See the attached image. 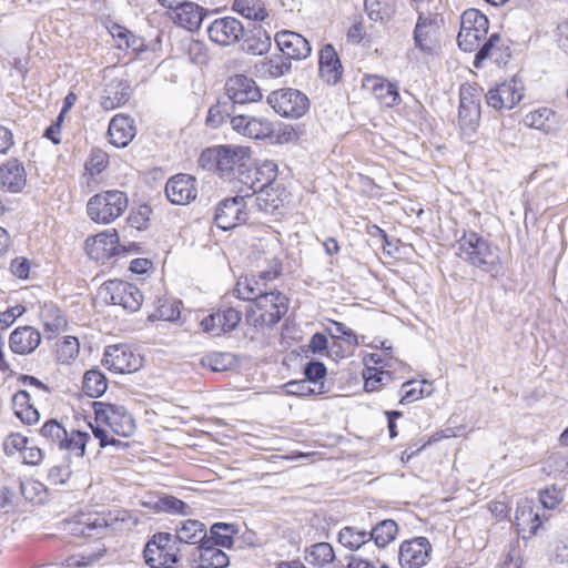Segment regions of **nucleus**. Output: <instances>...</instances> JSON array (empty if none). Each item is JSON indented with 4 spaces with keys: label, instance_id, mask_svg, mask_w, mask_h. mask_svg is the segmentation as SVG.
<instances>
[{
    "label": "nucleus",
    "instance_id": "21",
    "mask_svg": "<svg viewBox=\"0 0 568 568\" xmlns=\"http://www.w3.org/2000/svg\"><path fill=\"white\" fill-rule=\"evenodd\" d=\"M275 43L284 55L292 60H303L312 52L311 44L302 34L282 30L275 34Z\"/></svg>",
    "mask_w": 568,
    "mask_h": 568
},
{
    "label": "nucleus",
    "instance_id": "44",
    "mask_svg": "<svg viewBox=\"0 0 568 568\" xmlns=\"http://www.w3.org/2000/svg\"><path fill=\"white\" fill-rule=\"evenodd\" d=\"M83 392L92 398L102 396L106 388L108 382L105 375L99 369H90L83 376Z\"/></svg>",
    "mask_w": 568,
    "mask_h": 568
},
{
    "label": "nucleus",
    "instance_id": "41",
    "mask_svg": "<svg viewBox=\"0 0 568 568\" xmlns=\"http://www.w3.org/2000/svg\"><path fill=\"white\" fill-rule=\"evenodd\" d=\"M277 165L273 161H263L254 166L253 178L255 179V189H271L274 191V183L277 178Z\"/></svg>",
    "mask_w": 568,
    "mask_h": 568
},
{
    "label": "nucleus",
    "instance_id": "26",
    "mask_svg": "<svg viewBox=\"0 0 568 568\" xmlns=\"http://www.w3.org/2000/svg\"><path fill=\"white\" fill-rule=\"evenodd\" d=\"M26 182L24 166L18 160H9L0 166V189L19 193L26 186Z\"/></svg>",
    "mask_w": 568,
    "mask_h": 568
},
{
    "label": "nucleus",
    "instance_id": "32",
    "mask_svg": "<svg viewBox=\"0 0 568 568\" xmlns=\"http://www.w3.org/2000/svg\"><path fill=\"white\" fill-rule=\"evenodd\" d=\"M515 525L521 538L527 539L537 532L541 525V520L539 514L535 513L534 507L526 501L517 506Z\"/></svg>",
    "mask_w": 568,
    "mask_h": 568
},
{
    "label": "nucleus",
    "instance_id": "14",
    "mask_svg": "<svg viewBox=\"0 0 568 568\" xmlns=\"http://www.w3.org/2000/svg\"><path fill=\"white\" fill-rule=\"evenodd\" d=\"M523 91V82L513 78L490 88L486 93V102L495 110H510L521 101Z\"/></svg>",
    "mask_w": 568,
    "mask_h": 568
},
{
    "label": "nucleus",
    "instance_id": "29",
    "mask_svg": "<svg viewBox=\"0 0 568 568\" xmlns=\"http://www.w3.org/2000/svg\"><path fill=\"white\" fill-rule=\"evenodd\" d=\"M106 527L108 524L103 517L95 516L92 518V516L83 514L65 523V529L71 535L83 538L98 536Z\"/></svg>",
    "mask_w": 568,
    "mask_h": 568
},
{
    "label": "nucleus",
    "instance_id": "55",
    "mask_svg": "<svg viewBox=\"0 0 568 568\" xmlns=\"http://www.w3.org/2000/svg\"><path fill=\"white\" fill-rule=\"evenodd\" d=\"M109 164V155L101 149H92L85 170L93 176L100 174Z\"/></svg>",
    "mask_w": 568,
    "mask_h": 568
},
{
    "label": "nucleus",
    "instance_id": "54",
    "mask_svg": "<svg viewBox=\"0 0 568 568\" xmlns=\"http://www.w3.org/2000/svg\"><path fill=\"white\" fill-rule=\"evenodd\" d=\"M327 373L326 366L323 362L312 359L307 362L304 366V375L310 383H318L321 382L320 388L323 389V379L325 378ZM318 393H323L320 390Z\"/></svg>",
    "mask_w": 568,
    "mask_h": 568
},
{
    "label": "nucleus",
    "instance_id": "56",
    "mask_svg": "<svg viewBox=\"0 0 568 568\" xmlns=\"http://www.w3.org/2000/svg\"><path fill=\"white\" fill-rule=\"evenodd\" d=\"M327 332L332 338H342L349 345H358L357 335L342 322L332 321Z\"/></svg>",
    "mask_w": 568,
    "mask_h": 568
},
{
    "label": "nucleus",
    "instance_id": "52",
    "mask_svg": "<svg viewBox=\"0 0 568 568\" xmlns=\"http://www.w3.org/2000/svg\"><path fill=\"white\" fill-rule=\"evenodd\" d=\"M383 376H387L388 381L393 379V374L389 369L378 371L377 367L367 366V368L363 371L365 390L375 392L383 386Z\"/></svg>",
    "mask_w": 568,
    "mask_h": 568
},
{
    "label": "nucleus",
    "instance_id": "57",
    "mask_svg": "<svg viewBox=\"0 0 568 568\" xmlns=\"http://www.w3.org/2000/svg\"><path fill=\"white\" fill-rule=\"evenodd\" d=\"M550 115H552V112L549 109H540L527 114L525 122L535 129L546 131L549 129L547 121L549 120Z\"/></svg>",
    "mask_w": 568,
    "mask_h": 568
},
{
    "label": "nucleus",
    "instance_id": "48",
    "mask_svg": "<svg viewBox=\"0 0 568 568\" xmlns=\"http://www.w3.org/2000/svg\"><path fill=\"white\" fill-rule=\"evenodd\" d=\"M292 68V61L283 53L273 55L262 62L261 70L271 78H280L286 74Z\"/></svg>",
    "mask_w": 568,
    "mask_h": 568
},
{
    "label": "nucleus",
    "instance_id": "12",
    "mask_svg": "<svg viewBox=\"0 0 568 568\" xmlns=\"http://www.w3.org/2000/svg\"><path fill=\"white\" fill-rule=\"evenodd\" d=\"M242 313L232 306H221L205 316L200 325L204 333L220 337L235 331L241 323Z\"/></svg>",
    "mask_w": 568,
    "mask_h": 568
},
{
    "label": "nucleus",
    "instance_id": "24",
    "mask_svg": "<svg viewBox=\"0 0 568 568\" xmlns=\"http://www.w3.org/2000/svg\"><path fill=\"white\" fill-rule=\"evenodd\" d=\"M41 333L32 326H19L9 336V347L18 355L33 353L41 343Z\"/></svg>",
    "mask_w": 568,
    "mask_h": 568
},
{
    "label": "nucleus",
    "instance_id": "30",
    "mask_svg": "<svg viewBox=\"0 0 568 568\" xmlns=\"http://www.w3.org/2000/svg\"><path fill=\"white\" fill-rule=\"evenodd\" d=\"M175 534L173 538L176 540L178 546L181 545H197L200 546L206 537L205 525L196 519H184L176 524Z\"/></svg>",
    "mask_w": 568,
    "mask_h": 568
},
{
    "label": "nucleus",
    "instance_id": "37",
    "mask_svg": "<svg viewBox=\"0 0 568 568\" xmlns=\"http://www.w3.org/2000/svg\"><path fill=\"white\" fill-rule=\"evenodd\" d=\"M504 48L506 47L499 33H491L488 39H485L484 42L479 44L475 54L474 67L480 68L483 62L488 58H495V61L499 62V58L501 57L500 52Z\"/></svg>",
    "mask_w": 568,
    "mask_h": 568
},
{
    "label": "nucleus",
    "instance_id": "5",
    "mask_svg": "<svg viewBox=\"0 0 568 568\" xmlns=\"http://www.w3.org/2000/svg\"><path fill=\"white\" fill-rule=\"evenodd\" d=\"M128 195L119 190H108L91 196L87 203L88 216L95 223L110 224L128 209Z\"/></svg>",
    "mask_w": 568,
    "mask_h": 568
},
{
    "label": "nucleus",
    "instance_id": "6",
    "mask_svg": "<svg viewBox=\"0 0 568 568\" xmlns=\"http://www.w3.org/2000/svg\"><path fill=\"white\" fill-rule=\"evenodd\" d=\"M40 435L50 444L57 445L59 449L80 458L84 456L90 440L89 433L75 429L68 432L57 419L47 420L40 429Z\"/></svg>",
    "mask_w": 568,
    "mask_h": 568
},
{
    "label": "nucleus",
    "instance_id": "49",
    "mask_svg": "<svg viewBox=\"0 0 568 568\" xmlns=\"http://www.w3.org/2000/svg\"><path fill=\"white\" fill-rule=\"evenodd\" d=\"M275 190L263 189V191H256L254 201L257 209L264 213L272 214L283 206V199L281 194H274Z\"/></svg>",
    "mask_w": 568,
    "mask_h": 568
},
{
    "label": "nucleus",
    "instance_id": "18",
    "mask_svg": "<svg viewBox=\"0 0 568 568\" xmlns=\"http://www.w3.org/2000/svg\"><path fill=\"white\" fill-rule=\"evenodd\" d=\"M458 123L464 136H470L480 120L479 101L473 98L471 87H462L459 92Z\"/></svg>",
    "mask_w": 568,
    "mask_h": 568
},
{
    "label": "nucleus",
    "instance_id": "63",
    "mask_svg": "<svg viewBox=\"0 0 568 568\" xmlns=\"http://www.w3.org/2000/svg\"><path fill=\"white\" fill-rule=\"evenodd\" d=\"M26 312V307L23 305H16L13 307L8 308L7 311L0 313V329H7L11 326L14 321L23 315Z\"/></svg>",
    "mask_w": 568,
    "mask_h": 568
},
{
    "label": "nucleus",
    "instance_id": "34",
    "mask_svg": "<svg viewBox=\"0 0 568 568\" xmlns=\"http://www.w3.org/2000/svg\"><path fill=\"white\" fill-rule=\"evenodd\" d=\"M364 87L369 88L375 98L386 106H394L400 102L397 85L379 77H367Z\"/></svg>",
    "mask_w": 568,
    "mask_h": 568
},
{
    "label": "nucleus",
    "instance_id": "8",
    "mask_svg": "<svg viewBox=\"0 0 568 568\" xmlns=\"http://www.w3.org/2000/svg\"><path fill=\"white\" fill-rule=\"evenodd\" d=\"M100 297L108 304L120 305L134 313L143 303L142 292L134 285L121 280H109L99 288Z\"/></svg>",
    "mask_w": 568,
    "mask_h": 568
},
{
    "label": "nucleus",
    "instance_id": "15",
    "mask_svg": "<svg viewBox=\"0 0 568 568\" xmlns=\"http://www.w3.org/2000/svg\"><path fill=\"white\" fill-rule=\"evenodd\" d=\"M432 551V544L426 537H414L400 544L398 562L402 568H422L429 561Z\"/></svg>",
    "mask_w": 568,
    "mask_h": 568
},
{
    "label": "nucleus",
    "instance_id": "31",
    "mask_svg": "<svg viewBox=\"0 0 568 568\" xmlns=\"http://www.w3.org/2000/svg\"><path fill=\"white\" fill-rule=\"evenodd\" d=\"M173 13L174 22L191 32L199 30L205 17L204 8L187 0L175 8Z\"/></svg>",
    "mask_w": 568,
    "mask_h": 568
},
{
    "label": "nucleus",
    "instance_id": "58",
    "mask_svg": "<svg viewBox=\"0 0 568 568\" xmlns=\"http://www.w3.org/2000/svg\"><path fill=\"white\" fill-rule=\"evenodd\" d=\"M28 438L20 434H11L3 443L4 452L7 455H13L17 452L22 454L28 446Z\"/></svg>",
    "mask_w": 568,
    "mask_h": 568
},
{
    "label": "nucleus",
    "instance_id": "1",
    "mask_svg": "<svg viewBox=\"0 0 568 568\" xmlns=\"http://www.w3.org/2000/svg\"><path fill=\"white\" fill-rule=\"evenodd\" d=\"M262 98V91L252 78L245 74L232 75L225 81L223 93L216 103L210 106L206 124L216 129L226 121L227 111L237 113L241 108L260 103Z\"/></svg>",
    "mask_w": 568,
    "mask_h": 568
},
{
    "label": "nucleus",
    "instance_id": "62",
    "mask_svg": "<svg viewBox=\"0 0 568 568\" xmlns=\"http://www.w3.org/2000/svg\"><path fill=\"white\" fill-rule=\"evenodd\" d=\"M539 500L544 508L554 509L562 500L561 491L557 488H546L539 493Z\"/></svg>",
    "mask_w": 568,
    "mask_h": 568
},
{
    "label": "nucleus",
    "instance_id": "20",
    "mask_svg": "<svg viewBox=\"0 0 568 568\" xmlns=\"http://www.w3.org/2000/svg\"><path fill=\"white\" fill-rule=\"evenodd\" d=\"M168 200L176 205H184L196 199V180L190 174H176L165 184Z\"/></svg>",
    "mask_w": 568,
    "mask_h": 568
},
{
    "label": "nucleus",
    "instance_id": "33",
    "mask_svg": "<svg viewBox=\"0 0 568 568\" xmlns=\"http://www.w3.org/2000/svg\"><path fill=\"white\" fill-rule=\"evenodd\" d=\"M436 29L437 24L434 19L419 14L413 36L415 47L426 54H432L435 47Z\"/></svg>",
    "mask_w": 568,
    "mask_h": 568
},
{
    "label": "nucleus",
    "instance_id": "28",
    "mask_svg": "<svg viewBox=\"0 0 568 568\" xmlns=\"http://www.w3.org/2000/svg\"><path fill=\"white\" fill-rule=\"evenodd\" d=\"M134 121L124 114H116L112 118L108 129L111 144L116 148H125L135 136Z\"/></svg>",
    "mask_w": 568,
    "mask_h": 568
},
{
    "label": "nucleus",
    "instance_id": "25",
    "mask_svg": "<svg viewBox=\"0 0 568 568\" xmlns=\"http://www.w3.org/2000/svg\"><path fill=\"white\" fill-rule=\"evenodd\" d=\"M192 562L197 568H226L230 558L220 547L202 541L192 554Z\"/></svg>",
    "mask_w": 568,
    "mask_h": 568
},
{
    "label": "nucleus",
    "instance_id": "42",
    "mask_svg": "<svg viewBox=\"0 0 568 568\" xmlns=\"http://www.w3.org/2000/svg\"><path fill=\"white\" fill-rule=\"evenodd\" d=\"M181 301L169 298L166 296L158 297L155 301V311L149 316V320H162L169 322H175L180 318V305Z\"/></svg>",
    "mask_w": 568,
    "mask_h": 568
},
{
    "label": "nucleus",
    "instance_id": "43",
    "mask_svg": "<svg viewBox=\"0 0 568 568\" xmlns=\"http://www.w3.org/2000/svg\"><path fill=\"white\" fill-rule=\"evenodd\" d=\"M305 552V560L316 567H325L335 559L332 545L324 541L312 545Z\"/></svg>",
    "mask_w": 568,
    "mask_h": 568
},
{
    "label": "nucleus",
    "instance_id": "39",
    "mask_svg": "<svg viewBox=\"0 0 568 568\" xmlns=\"http://www.w3.org/2000/svg\"><path fill=\"white\" fill-rule=\"evenodd\" d=\"M150 504L152 509H154L156 513H168L172 515L182 516H187L192 514V507L190 505L174 496L166 494L156 497Z\"/></svg>",
    "mask_w": 568,
    "mask_h": 568
},
{
    "label": "nucleus",
    "instance_id": "7",
    "mask_svg": "<svg viewBox=\"0 0 568 568\" xmlns=\"http://www.w3.org/2000/svg\"><path fill=\"white\" fill-rule=\"evenodd\" d=\"M181 547L170 532H156L146 542L144 560L151 568H174L179 562Z\"/></svg>",
    "mask_w": 568,
    "mask_h": 568
},
{
    "label": "nucleus",
    "instance_id": "53",
    "mask_svg": "<svg viewBox=\"0 0 568 568\" xmlns=\"http://www.w3.org/2000/svg\"><path fill=\"white\" fill-rule=\"evenodd\" d=\"M233 10L252 21H263L268 16L264 7L250 4L246 0H235Z\"/></svg>",
    "mask_w": 568,
    "mask_h": 568
},
{
    "label": "nucleus",
    "instance_id": "13",
    "mask_svg": "<svg viewBox=\"0 0 568 568\" xmlns=\"http://www.w3.org/2000/svg\"><path fill=\"white\" fill-rule=\"evenodd\" d=\"M244 196H234L222 200L216 209L214 222L221 230L227 231L248 220Z\"/></svg>",
    "mask_w": 568,
    "mask_h": 568
},
{
    "label": "nucleus",
    "instance_id": "17",
    "mask_svg": "<svg viewBox=\"0 0 568 568\" xmlns=\"http://www.w3.org/2000/svg\"><path fill=\"white\" fill-rule=\"evenodd\" d=\"M85 251L90 258L105 263L106 260L118 255L120 251L129 252L125 246L119 244V235L115 231L103 232L85 241Z\"/></svg>",
    "mask_w": 568,
    "mask_h": 568
},
{
    "label": "nucleus",
    "instance_id": "4",
    "mask_svg": "<svg viewBox=\"0 0 568 568\" xmlns=\"http://www.w3.org/2000/svg\"><path fill=\"white\" fill-rule=\"evenodd\" d=\"M288 303V297L284 293L277 290L266 291L263 295L256 297L254 303L260 314L256 315L253 308L246 310V322L255 327L274 326L287 313Z\"/></svg>",
    "mask_w": 568,
    "mask_h": 568
},
{
    "label": "nucleus",
    "instance_id": "45",
    "mask_svg": "<svg viewBox=\"0 0 568 568\" xmlns=\"http://www.w3.org/2000/svg\"><path fill=\"white\" fill-rule=\"evenodd\" d=\"M201 365L212 372H226L235 365V357L226 352H211L201 358Z\"/></svg>",
    "mask_w": 568,
    "mask_h": 568
},
{
    "label": "nucleus",
    "instance_id": "46",
    "mask_svg": "<svg viewBox=\"0 0 568 568\" xmlns=\"http://www.w3.org/2000/svg\"><path fill=\"white\" fill-rule=\"evenodd\" d=\"M425 386H430L427 381H423L419 386L415 385L414 381H407L402 384L400 387V399L399 403L402 405L414 403L424 396H429L433 389H427Z\"/></svg>",
    "mask_w": 568,
    "mask_h": 568
},
{
    "label": "nucleus",
    "instance_id": "61",
    "mask_svg": "<svg viewBox=\"0 0 568 568\" xmlns=\"http://www.w3.org/2000/svg\"><path fill=\"white\" fill-rule=\"evenodd\" d=\"M364 362H365V368H367V366H369V363H373L375 365L374 367H377L378 371H382V369L394 367V364L397 363V359L394 358L393 356H386L383 354L371 353L364 357Z\"/></svg>",
    "mask_w": 568,
    "mask_h": 568
},
{
    "label": "nucleus",
    "instance_id": "64",
    "mask_svg": "<svg viewBox=\"0 0 568 568\" xmlns=\"http://www.w3.org/2000/svg\"><path fill=\"white\" fill-rule=\"evenodd\" d=\"M307 379L291 381L285 384L286 393L294 396H307L315 394V390L310 387Z\"/></svg>",
    "mask_w": 568,
    "mask_h": 568
},
{
    "label": "nucleus",
    "instance_id": "35",
    "mask_svg": "<svg viewBox=\"0 0 568 568\" xmlns=\"http://www.w3.org/2000/svg\"><path fill=\"white\" fill-rule=\"evenodd\" d=\"M398 534V525L393 519H383L368 530L369 541L377 548H385L393 542Z\"/></svg>",
    "mask_w": 568,
    "mask_h": 568
},
{
    "label": "nucleus",
    "instance_id": "2",
    "mask_svg": "<svg viewBox=\"0 0 568 568\" xmlns=\"http://www.w3.org/2000/svg\"><path fill=\"white\" fill-rule=\"evenodd\" d=\"M457 255L471 266L497 276L500 272V257L497 247L476 232H465L457 241Z\"/></svg>",
    "mask_w": 568,
    "mask_h": 568
},
{
    "label": "nucleus",
    "instance_id": "16",
    "mask_svg": "<svg viewBox=\"0 0 568 568\" xmlns=\"http://www.w3.org/2000/svg\"><path fill=\"white\" fill-rule=\"evenodd\" d=\"M102 363L110 371L126 374L142 366V358L135 355L126 345H109L104 349Z\"/></svg>",
    "mask_w": 568,
    "mask_h": 568
},
{
    "label": "nucleus",
    "instance_id": "38",
    "mask_svg": "<svg viewBox=\"0 0 568 568\" xmlns=\"http://www.w3.org/2000/svg\"><path fill=\"white\" fill-rule=\"evenodd\" d=\"M251 36L245 37L243 50L253 55H262L271 48V37L262 27H254L250 30Z\"/></svg>",
    "mask_w": 568,
    "mask_h": 568
},
{
    "label": "nucleus",
    "instance_id": "19",
    "mask_svg": "<svg viewBox=\"0 0 568 568\" xmlns=\"http://www.w3.org/2000/svg\"><path fill=\"white\" fill-rule=\"evenodd\" d=\"M207 34L211 41L221 45H230L244 38L245 28L240 20L233 17H223L210 23Z\"/></svg>",
    "mask_w": 568,
    "mask_h": 568
},
{
    "label": "nucleus",
    "instance_id": "9",
    "mask_svg": "<svg viewBox=\"0 0 568 568\" xmlns=\"http://www.w3.org/2000/svg\"><path fill=\"white\" fill-rule=\"evenodd\" d=\"M92 408L95 422L106 424L115 435L129 437L134 433V418L124 406L104 402H93Z\"/></svg>",
    "mask_w": 568,
    "mask_h": 568
},
{
    "label": "nucleus",
    "instance_id": "27",
    "mask_svg": "<svg viewBox=\"0 0 568 568\" xmlns=\"http://www.w3.org/2000/svg\"><path fill=\"white\" fill-rule=\"evenodd\" d=\"M131 95V87L126 80L114 78L110 80L101 97V106L104 110H114L124 105Z\"/></svg>",
    "mask_w": 568,
    "mask_h": 568
},
{
    "label": "nucleus",
    "instance_id": "11",
    "mask_svg": "<svg viewBox=\"0 0 568 568\" xmlns=\"http://www.w3.org/2000/svg\"><path fill=\"white\" fill-rule=\"evenodd\" d=\"M265 268L258 270L256 274L245 277L244 282L240 281L237 283V293L242 300L255 303L256 297L266 292L260 284V281H263V285H265L266 282L273 281L281 275L282 262L277 257L265 258Z\"/></svg>",
    "mask_w": 568,
    "mask_h": 568
},
{
    "label": "nucleus",
    "instance_id": "3",
    "mask_svg": "<svg viewBox=\"0 0 568 568\" xmlns=\"http://www.w3.org/2000/svg\"><path fill=\"white\" fill-rule=\"evenodd\" d=\"M248 160L243 148L219 145L205 149L200 155L199 164L204 170L216 172L222 179L232 180L245 168Z\"/></svg>",
    "mask_w": 568,
    "mask_h": 568
},
{
    "label": "nucleus",
    "instance_id": "51",
    "mask_svg": "<svg viewBox=\"0 0 568 568\" xmlns=\"http://www.w3.org/2000/svg\"><path fill=\"white\" fill-rule=\"evenodd\" d=\"M487 32H478L477 30H464L460 28L457 36L458 47L465 52H474L479 44L486 39Z\"/></svg>",
    "mask_w": 568,
    "mask_h": 568
},
{
    "label": "nucleus",
    "instance_id": "47",
    "mask_svg": "<svg viewBox=\"0 0 568 568\" xmlns=\"http://www.w3.org/2000/svg\"><path fill=\"white\" fill-rule=\"evenodd\" d=\"M460 28L488 33L489 21L479 10L470 8L463 12L460 17Z\"/></svg>",
    "mask_w": 568,
    "mask_h": 568
},
{
    "label": "nucleus",
    "instance_id": "10",
    "mask_svg": "<svg viewBox=\"0 0 568 568\" xmlns=\"http://www.w3.org/2000/svg\"><path fill=\"white\" fill-rule=\"evenodd\" d=\"M267 104L281 116L300 119L310 109L308 98L292 88L275 90L267 95Z\"/></svg>",
    "mask_w": 568,
    "mask_h": 568
},
{
    "label": "nucleus",
    "instance_id": "40",
    "mask_svg": "<svg viewBox=\"0 0 568 568\" xmlns=\"http://www.w3.org/2000/svg\"><path fill=\"white\" fill-rule=\"evenodd\" d=\"M338 542L352 550H359L369 542L368 530L359 529L354 526L343 527L338 532Z\"/></svg>",
    "mask_w": 568,
    "mask_h": 568
},
{
    "label": "nucleus",
    "instance_id": "36",
    "mask_svg": "<svg viewBox=\"0 0 568 568\" xmlns=\"http://www.w3.org/2000/svg\"><path fill=\"white\" fill-rule=\"evenodd\" d=\"M235 526L226 523H215L210 528V536L206 535L204 541L220 547L231 549L234 545Z\"/></svg>",
    "mask_w": 568,
    "mask_h": 568
},
{
    "label": "nucleus",
    "instance_id": "22",
    "mask_svg": "<svg viewBox=\"0 0 568 568\" xmlns=\"http://www.w3.org/2000/svg\"><path fill=\"white\" fill-rule=\"evenodd\" d=\"M232 129L243 136L255 140L270 138L274 132L273 123L270 120L255 115L236 114L232 119Z\"/></svg>",
    "mask_w": 568,
    "mask_h": 568
},
{
    "label": "nucleus",
    "instance_id": "23",
    "mask_svg": "<svg viewBox=\"0 0 568 568\" xmlns=\"http://www.w3.org/2000/svg\"><path fill=\"white\" fill-rule=\"evenodd\" d=\"M343 65L332 43L324 44L318 54L320 78L328 85H336L343 77Z\"/></svg>",
    "mask_w": 568,
    "mask_h": 568
},
{
    "label": "nucleus",
    "instance_id": "50",
    "mask_svg": "<svg viewBox=\"0 0 568 568\" xmlns=\"http://www.w3.org/2000/svg\"><path fill=\"white\" fill-rule=\"evenodd\" d=\"M79 351V339L74 336H64L57 344V359L62 364H69L78 356Z\"/></svg>",
    "mask_w": 568,
    "mask_h": 568
},
{
    "label": "nucleus",
    "instance_id": "59",
    "mask_svg": "<svg viewBox=\"0 0 568 568\" xmlns=\"http://www.w3.org/2000/svg\"><path fill=\"white\" fill-rule=\"evenodd\" d=\"M19 489L26 500L39 503L41 498H38L43 487L40 483L34 480H27L19 483Z\"/></svg>",
    "mask_w": 568,
    "mask_h": 568
},
{
    "label": "nucleus",
    "instance_id": "60",
    "mask_svg": "<svg viewBox=\"0 0 568 568\" xmlns=\"http://www.w3.org/2000/svg\"><path fill=\"white\" fill-rule=\"evenodd\" d=\"M152 209L149 205H141L139 209L131 213L129 221L131 225L138 230H144L148 226Z\"/></svg>",
    "mask_w": 568,
    "mask_h": 568
}]
</instances>
